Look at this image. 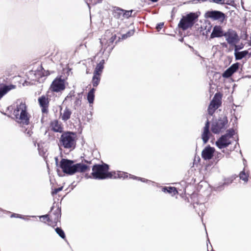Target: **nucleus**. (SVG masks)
I'll use <instances>...</instances> for the list:
<instances>
[{
  "label": "nucleus",
  "mask_w": 251,
  "mask_h": 251,
  "mask_svg": "<svg viewBox=\"0 0 251 251\" xmlns=\"http://www.w3.org/2000/svg\"><path fill=\"white\" fill-rule=\"evenodd\" d=\"M108 166L106 164L95 165L93 167L91 175L93 177L96 179L112 178V173L108 172Z\"/></svg>",
  "instance_id": "3"
},
{
  "label": "nucleus",
  "mask_w": 251,
  "mask_h": 251,
  "mask_svg": "<svg viewBox=\"0 0 251 251\" xmlns=\"http://www.w3.org/2000/svg\"><path fill=\"white\" fill-rule=\"evenodd\" d=\"M103 69V66H102L101 64H98L95 69L94 74L100 75Z\"/></svg>",
  "instance_id": "25"
},
{
  "label": "nucleus",
  "mask_w": 251,
  "mask_h": 251,
  "mask_svg": "<svg viewBox=\"0 0 251 251\" xmlns=\"http://www.w3.org/2000/svg\"><path fill=\"white\" fill-rule=\"evenodd\" d=\"M124 12H125V10H123V9H119L116 12V13L118 14L119 15V18H121V16H122V17H123Z\"/></svg>",
  "instance_id": "32"
},
{
  "label": "nucleus",
  "mask_w": 251,
  "mask_h": 251,
  "mask_svg": "<svg viewBox=\"0 0 251 251\" xmlns=\"http://www.w3.org/2000/svg\"><path fill=\"white\" fill-rule=\"evenodd\" d=\"M80 103H81V100H79V99L76 98V100L75 101V104L76 105H80Z\"/></svg>",
  "instance_id": "38"
},
{
  "label": "nucleus",
  "mask_w": 251,
  "mask_h": 251,
  "mask_svg": "<svg viewBox=\"0 0 251 251\" xmlns=\"http://www.w3.org/2000/svg\"><path fill=\"white\" fill-rule=\"evenodd\" d=\"M213 1L218 4H224L225 3V0H213Z\"/></svg>",
  "instance_id": "36"
},
{
  "label": "nucleus",
  "mask_w": 251,
  "mask_h": 251,
  "mask_svg": "<svg viewBox=\"0 0 251 251\" xmlns=\"http://www.w3.org/2000/svg\"><path fill=\"white\" fill-rule=\"evenodd\" d=\"M133 12V10L125 11L124 14V18H128L131 16L132 13Z\"/></svg>",
  "instance_id": "30"
},
{
  "label": "nucleus",
  "mask_w": 251,
  "mask_h": 251,
  "mask_svg": "<svg viewBox=\"0 0 251 251\" xmlns=\"http://www.w3.org/2000/svg\"><path fill=\"white\" fill-rule=\"evenodd\" d=\"M227 123V120L226 118L219 119L218 121L213 122L211 126L212 131L215 134L220 133L225 129V126Z\"/></svg>",
  "instance_id": "7"
},
{
  "label": "nucleus",
  "mask_w": 251,
  "mask_h": 251,
  "mask_svg": "<svg viewBox=\"0 0 251 251\" xmlns=\"http://www.w3.org/2000/svg\"><path fill=\"white\" fill-rule=\"evenodd\" d=\"M249 176V173L248 172L246 173L245 170L241 172L239 174L240 178L244 181L245 182H247L248 181Z\"/></svg>",
  "instance_id": "23"
},
{
  "label": "nucleus",
  "mask_w": 251,
  "mask_h": 251,
  "mask_svg": "<svg viewBox=\"0 0 251 251\" xmlns=\"http://www.w3.org/2000/svg\"><path fill=\"white\" fill-rule=\"evenodd\" d=\"M38 101L40 105L42 107V112L44 113L47 112L49 104L48 98L45 96H42L38 99Z\"/></svg>",
  "instance_id": "17"
},
{
  "label": "nucleus",
  "mask_w": 251,
  "mask_h": 251,
  "mask_svg": "<svg viewBox=\"0 0 251 251\" xmlns=\"http://www.w3.org/2000/svg\"><path fill=\"white\" fill-rule=\"evenodd\" d=\"M75 135L71 132L63 133L60 138L59 146L65 149L72 150L75 147Z\"/></svg>",
  "instance_id": "4"
},
{
  "label": "nucleus",
  "mask_w": 251,
  "mask_h": 251,
  "mask_svg": "<svg viewBox=\"0 0 251 251\" xmlns=\"http://www.w3.org/2000/svg\"><path fill=\"white\" fill-rule=\"evenodd\" d=\"M219 155H219V156H218V157H220V156H221L222 155V154L221 153H220V154H219Z\"/></svg>",
  "instance_id": "45"
},
{
  "label": "nucleus",
  "mask_w": 251,
  "mask_h": 251,
  "mask_svg": "<svg viewBox=\"0 0 251 251\" xmlns=\"http://www.w3.org/2000/svg\"><path fill=\"white\" fill-rule=\"evenodd\" d=\"M15 85H6L4 84H0V99L8 91L15 89Z\"/></svg>",
  "instance_id": "14"
},
{
  "label": "nucleus",
  "mask_w": 251,
  "mask_h": 251,
  "mask_svg": "<svg viewBox=\"0 0 251 251\" xmlns=\"http://www.w3.org/2000/svg\"><path fill=\"white\" fill-rule=\"evenodd\" d=\"M206 17L213 20L223 21L225 19V14L220 11H211L206 13Z\"/></svg>",
  "instance_id": "10"
},
{
  "label": "nucleus",
  "mask_w": 251,
  "mask_h": 251,
  "mask_svg": "<svg viewBox=\"0 0 251 251\" xmlns=\"http://www.w3.org/2000/svg\"><path fill=\"white\" fill-rule=\"evenodd\" d=\"M40 218H42L43 220L50 221L51 220H52V216H50V217H49L48 215H43L40 217Z\"/></svg>",
  "instance_id": "33"
},
{
  "label": "nucleus",
  "mask_w": 251,
  "mask_h": 251,
  "mask_svg": "<svg viewBox=\"0 0 251 251\" xmlns=\"http://www.w3.org/2000/svg\"><path fill=\"white\" fill-rule=\"evenodd\" d=\"M50 127L52 130L56 132L61 133L63 131V127L61 123L56 120L51 122Z\"/></svg>",
  "instance_id": "13"
},
{
  "label": "nucleus",
  "mask_w": 251,
  "mask_h": 251,
  "mask_svg": "<svg viewBox=\"0 0 251 251\" xmlns=\"http://www.w3.org/2000/svg\"><path fill=\"white\" fill-rule=\"evenodd\" d=\"M55 231L56 233L62 238H65V235L62 229L59 227H57L55 228Z\"/></svg>",
  "instance_id": "26"
},
{
  "label": "nucleus",
  "mask_w": 251,
  "mask_h": 251,
  "mask_svg": "<svg viewBox=\"0 0 251 251\" xmlns=\"http://www.w3.org/2000/svg\"><path fill=\"white\" fill-rule=\"evenodd\" d=\"M72 114V112L70 109L67 107H66L65 109L62 110L61 109L60 111V118L61 119L64 121H66L68 119L70 118L71 115Z\"/></svg>",
  "instance_id": "18"
},
{
  "label": "nucleus",
  "mask_w": 251,
  "mask_h": 251,
  "mask_svg": "<svg viewBox=\"0 0 251 251\" xmlns=\"http://www.w3.org/2000/svg\"><path fill=\"white\" fill-rule=\"evenodd\" d=\"M214 151L215 149L214 148L210 146L206 147L202 151V157L204 160H209L212 158Z\"/></svg>",
  "instance_id": "12"
},
{
  "label": "nucleus",
  "mask_w": 251,
  "mask_h": 251,
  "mask_svg": "<svg viewBox=\"0 0 251 251\" xmlns=\"http://www.w3.org/2000/svg\"><path fill=\"white\" fill-rule=\"evenodd\" d=\"M130 176V178H133V179H138V180H140L142 181H143V182H145V180L144 178H141V177H136L134 176H132L131 175H129Z\"/></svg>",
  "instance_id": "34"
},
{
  "label": "nucleus",
  "mask_w": 251,
  "mask_h": 251,
  "mask_svg": "<svg viewBox=\"0 0 251 251\" xmlns=\"http://www.w3.org/2000/svg\"><path fill=\"white\" fill-rule=\"evenodd\" d=\"M151 1L152 2H156L157 1H158V0H151Z\"/></svg>",
  "instance_id": "44"
},
{
  "label": "nucleus",
  "mask_w": 251,
  "mask_h": 251,
  "mask_svg": "<svg viewBox=\"0 0 251 251\" xmlns=\"http://www.w3.org/2000/svg\"><path fill=\"white\" fill-rule=\"evenodd\" d=\"M162 191L165 193L171 194L172 195H175L177 193L176 189L173 187H164L162 188Z\"/></svg>",
  "instance_id": "20"
},
{
  "label": "nucleus",
  "mask_w": 251,
  "mask_h": 251,
  "mask_svg": "<svg viewBox=\"0 0 251 251\" xmlns=\"http://www.w3.org/2000/svg\"><path fill=\"white\" fill-rule=\"evenodd\" d=\"M224 36L226 38V40L229 44H234L238 40V36L233 30H229L227 32L225 33Z\"/></svg>",
  "instance_id": "11"
},
{
  "label": "nucleus",
  "mask_w": 251,
  "mask_h": 251,
  "mask_svg": "<svg viewBox=\"0 0 251 251\" xmlns=\"http://www.w3.org/2000/svg\"><path fill=\"white\" fill-rule=\"evenodd\" d=\"M27 134L28 135H29V136H30L31 135V133H30V131L29 130H28L27 132Z\"/></svg>",
  "instance_id": "42"
},
{
  "label": "nucleus",
  "mask_w": 251,
  "mask_h": 251,
  "mask_svg": "<svg viewBox=\"0 0 251 251\" xmlns=\"http://www.w3.org/2000/svg\"><path fill=\"white\" fill-rule=\"evenodd\" d=\"M225 33L220 26L216 25L213 27V31L210 35V38L221 37L224 36Z\"/></svg>",
  "instance_id": "15"
},
{
  "label": "nucleus",
  "mask_w": 251,
  "mask_h": 251,
  "mask_svg": "<svg viewBox=\"0 0 251 251\" xmlns=\"http://www.w3.org/2000/svg\"><path fill=\"white\" fill-rule=\"evenodd\" d=\"M199 16L197 13L192 12L183 16L178 24L179 27L183 30L191 27L198 20Z\"/></svg>",
  "instance_id": "5"
},
{
  "label": "nucleus",
  "mask_w": 251,
  "mask_h": 251,
  "mask_svg": "<svg viewBox=\"0 0 251 251\" xmlns=\"http://www.w3.org/2000/svg\"><path fill=\"white\" fill-rule=\"evenodd\" d=\"M65 82L60 77L56 78L52 82L50 89L52 91L58 92L65 89Z\"/></svg>",
  "instance_id": "8"
},
{
  "label": "nucleus",
  "mask_w": 251,
  "mask_h": 251,
  "mask_svg": "<svg viewBox=\"0 0 251 251\" xmlns=\"http://www.w3.org/2000/svg\"><path fill=\"white\" fill-rule=\"evenodd\" d=\"M100 81V75H97L94 74L93 79H92V83L94 87H96L99 84Z\"/></svg>",
  "instance_id": "24"
},
{
  "label": "nucleus",
  "mask_w": 251,
  "mask_h": 251,
  "mask_svg": "<svg viewBox=\"0 0 251 251\" xmlns=\"http://www.w3.org/2000/svg\"><path fill=\"white\" fill-rule=\"evenodd\" d=\"M62 188H63V187H59V188L55 189L52 192V194L54 195V194H57L58 192L61 191L62 190Z\"/></svg>",
  "instance_id": "35"
},
{
  "label": "nucleus",
  "mask_w": 251,
  "mask_h": 251,
  "mask_svg": "<svg viewBox=\"0 0 251 251\" xmlns=\"http://www.w3.org/2000/svg\"><path fill=\"white\" fill-rule=\"evenodd\" d=\"M232 180H231V179H228V180L227 181V182H226L225 183H231Z\"/></svg>",
  "instance_id": "41"
},
{
  "label": "nucleus",
  "mask_w": 251,
  "mask_h": 251,
  "mask_svg": "<svg viewBox=\"0 0 251 251\" xmlns=\"http://www.w3.org/2000/svg\"><path fill=\"white\" fill-rule=\"evenodd\" d=\"M95 90L93 88L88 93L87 95V100L90 103H92L94 100V92Z\"/></svg>",
  "instance_id": "22"
},
{
  "label": "nucleus",
  "mask_w": 251,
  "mask_h": 251,
  "mask_svg": "<svg viewBox=\"0 0 251 251\" xmlns=\"http://www.w3.org/2000/svg\"><path fill=\"white\" fill-rule=\"evenodd\" d=\"M209 123L207 121L205 124V125L203 128V131L201 135L202 139L204 143H206L209 139L210 135V132L209 130Z\"/></svg>",
  "instance_id": "16"
},
{
  "label": "nucleus",
  "mask_w": 251,
  "mask_h": 251,
  "mask_svg": "<svg viewBox=\"0 0 251 251\" xmlns=\"http://www.w3.org/2000/svg\"><path fill=\"white\" fill-rule=\"evenodd\" d=\"M163 25H164L163 23H160L159 24H158V25L156 26V28L158 30H159L160 29H161L162 28Z\"/></svg>",
  "instance_id": "37"
},
{
  "label": "nucleus",
  "mask_w": 251,
  "mask_h": 251,
  "mask_svg": "<svg viewBox=\"0 0 251 251\" xmlns=\"http://www.w3.org/2000/svg\"><path fill=\"white\" fill-rule=\"evenodd\" d=\"M248 53V51L247 50L236 52L235 53L236 59L240 60L245 57Z\"/></svg>",
  "instance_id": "21"
},
{
  "label": "nucleus",
  "mask_w": 251,
  "mask_h": 251,
  "mask_svg": "<svg viewBox=\"0 0 251 251\" xmlns=\"http://www.w3.org/2000/svg\"><path fill=\"white\" fill-rule=\"evenodd\" d=\"M104 63V60H101L98 64H101L102 66H103Z\"/></svg>",
  "instance_id": "40"
},
{
  "label": "nucleus",
  "mask_w": 251,
  "mask_h": 251,
  "mask_svg": "<svg viewBox=\"0 0 251 251\" xmlns=\"http://www.w3.org/2000/svg\"><path fill=\"white\" fill-rule=\"evenodd\" d=\"M134 32V30H130L128 32H127L126 34H123L122 35V38L123 39H126L127 37H129L132 35H133Z\"/></svg>",
  "instance_id": "29"
},
{
  "label": "nucleus",
  "mask_w": 251,
  "mask_h": 251,
  "mask_svg": "<svg viewBox=\"0 0 251 251\" xmlns=\"http://www.w3.org/2000/svg\"><path fill=\"white\" fill-rule=\"evenodd\" d=\"M212 28V25L209 22H205L201 26V30H203V35H207L210 32Z\"/></svg>",
  "instance_id": "19"
},
{
  "label": "nucleus",
  "mask_w": 251,
  "mask_h": 251,
  "mask_svg": "<svg viewBox=\"0 0 251 251\" xmlns=\"http://www.w3.org/2000/svg\"><path fill=\"white\" fill-rule=\"evenodd\" d=\"M118 177L119 178H125L127 177V174L125 172H120L119 174H118Z\"/></svg>",
  "instance_id": "31"
},
{
  "label": "nucleus",
  "mask_w": 251,
  "mask_h": 251,
  "mask_svg": "<svg viewBox=\"0 0 251 251\" xmlns=\"http://www.w3.org/2000/svg\"><path fill=\"white\" fill-rule=\"evenodd\" d=\"M60 167L64 173L72 175L77 172H84L87 169V166L83 164H74L71 160L63 159L60 161Z\"/></svg>",
  "instance_id": "1"
},
{
  "label": "nucleus",
  "mask_w": 251,
  "mask_h": 251,
  "mask_svg": "<svg viewBox=\"0 0 251 251\" xmlns=\"http://www.w3.org/2000/svg\"><path fill=\"white\" fill-rule=\"evenodd\" d=\"M54 222H57L58 220V218L57 217V218H54Z\"/></svg>",
  "instance_id": "43"
},
{
  "label": "nucleus",
  "mask_w": 251,
  "mask_h": 251,
  "mask_svg": "<svg viewBox=\"0 0 251 251\" xmlns=\"http://www.w3.org/2000/svg\"><path fill=\"white\" fill-rule=\"evenodd\" d=\"M220 104V98L217 96V94H216L209 105L208 108L209 114L212 115L215 110L219 107Z\"/></svg>",
  "instance_id": "9"
},
{
  "label": "nucleus",
  "mask_w": 251,
  "mask_h": 251,
  "mask_svg": "<svg viewBox=\"0 0 251 251\" xmlns=\"http://www.w3.org/2000/svg\"><path fill=\"white\" fill-rule=\"evenodd\" d=\"M239 65L238 63L234 64L232 65H231L229 68V69L232 72V73H234L235 72L237 69H238Z\"/></svg>",
  "instance_id": "28"
},
{
  "label": "nucleus",
  "mask_w": 251,
  "mask_h": 251,
  "mask_svg": "<svg viewBox=\"0 0 251 251\" xmlns=\"http://www.w3.org/2000/svg\"><path fill=\"white\" fill-rule=\"evenodd\" d=\"M233 73L228 68L223 74V76L225 78H228Z\"/></svg>",
  "instance_id": "27"
},
{
  "label": "nucleus",
  "mask_w": 251,
  "mask_h": 251,
  "mask_svg": "<svg viewBox=\"0 0 251 251\" xmlns=\"http://www.w3.org/2000/svg\"><path fill=\"white\" fill-rule=\"evenodd\" d=\"M17 103V107L13 112L16 121L21 124L28 125L29 116L26 111L25 103L21 100H18Z\"/></svg>",
  "instance_id": "2"
},
{
  "label": "nucleus",
  "mask_w": 251,
  "mask_h": 251,
  "mask_svg": "<svg viewBox=\"0 0 251 251\" xmlns=\"http://www.w3.org/2000/svg\"><path fill=\"white\" fill-rule=\"evenodd\" d=\"M226 133L223 135L216 142V145L219 149H223L227 147L231 144L230 138L235 134V131L233 129L228 130Z\"/></svg>",
  "instance_id": "6"
},
{
  "label": "nucleus",
  "mask_w": 251,
  "mask_h": 251,
  "mask_svg": "<svg viewBox=\"0 0 251 251\" xmlns=\"http://www.w3.org/2000/svg\"><path fill=\"white\" fill-rule=\"evenodd\" d=\"M16 214H13V215L11 216V217H16ZM16 217H18V218H22V217H21V216L18 215H17Z\"/></svg>",
  "instance_id": "39"
}]
</instances>
